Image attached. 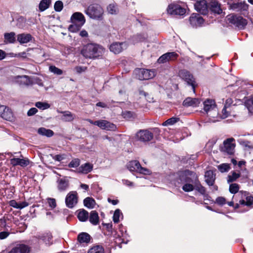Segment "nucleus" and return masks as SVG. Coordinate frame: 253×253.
Masks as SVG:
<instances>
[{
    "mask_svg": "<svg viewBox=\"0 0 253 253\" xmlns=\"http://www.w3.org/2000/svg\"><path fill=\"white\" fill-rule=\"evenodd\" d=\"M48 203L51 208H54L56 206V201L54 199H48Z\"/></svg>",
    "mask_w": 253,
    "mask_h": 253,
    "instance_id": "obj_57",
    "label": "nucleus"
},
{
    "mask_svg": "<svg viewBox=\"0 0 253 253\" xmlns=\"http://www.w3.org/2000/svg\"><path fill=\"white\" fill-rule=\"evenodd\" d=\"M229 8L237 11H246L248 9V4L245 1L234 3L230 5Z\"/></svg>",
    "mask_w": 253,
    "mask_h": 253,
    "instance_id": "obj_18",
    "label": "nucleus"
},
{
    "mask_svg": "<svg viewBox=\"0 0 253 253\" xmlns=\"http://www.w3.org/2000/svg\"><path fill=\"white\" fill-rule=\"evenodd\" d=\"M123 116L125 119L129 120L133 117V113L130 111H126L123 113Z\"/></svg>",
    "mask_w": 253,
    "mask_h": 253,
    "instance_id": "obj_54",
    "label": "nucleus"
},
{
    "mask_svg": "<svg viewBox=\"0 0 253 253\" xmlns=\"http://www.w3.org/2000/svg\"><path fill=\"white\" fill-rule=\"evenodd\" d=\"M168 13L173 15H183L186 12L185 8L178 4H169L167 9Z\"/></svg>",
    "mask_w": 253,
    "mask_h": 253,
    "instance_id": "obj_10",
    "label": "nucleus"
},
{
    "mask_svg": "<svg viewBox=\"0 0 253 253\" xmlns=\"http://www.w3.org/2000/svg\"><path fill=\"white\" fill-rule=\"evenodd\" d=\"M134 74L139 80H149L155 76L154 70L144 69H136L134 71Z\"/></svg>",
    "mask_w": 253,
    "mask_h": 253,
    "instance_id": "obj_6",
    "label": "nucleus"
},
{
    "mask_svg": "<svg viewBox=\"0 0 253 253\" xmlns=\"http://www.w3.org/2000/svg\"><path fill=\"white\" fill-rule=\"evenodd\" d=\"M191 182L184 183L185 184L183 185L182 189V190L186 192H191L194 189V184H191Z\"/></svg>",
    "mask_w": 253,
    "mask_h": 253,
    "instance_id": "obj_43",
    "label": "nucleus"
},
{
    "mask_svg": "<svg viewBox=\"0 0 253 253\" xmlns=\"http://www.w3.org/2000/svg\"><path fill=\"white\" fill-rule=\"evenodd\" d=\"M178 54L175 52H169L161 56L158 59L159 63H164L169 61L176 60L178 57Z\"/></svg>",
    "mask_w": 253,
    "mask_h": 253,
    "instance_id": "obj_12",
    "label": "nucleus"
},
{
    "mask_svg": "<svg viewBox=\"0 0 253 253\" xmlns=\"http://www.w3.org/2000/svg\"><path fill=\"white\" fill-rule=\"evenodd\" d=\"M136 138L142 142L151 141L153 138V133L147 129L140 130L136 134Z\"/></svg>",
    "mask_w": 253,
    "mask_h": 253,
    "instance_id": "obj_9",
    "label": "nucleus"
},
{
    "mask_svg": "<svg viewBox=\"0 0 253 253\" xmlns=\"http://www.w3.org/2000/svg\"><path fill=\"white\" fill-rule=\"evenodd\" d=\"M137 172H138L140 173H142L143 174H150V173H151V171L149 169H148L146 168L142 167L141 166V165L140 166V167L139 168V169L137 170Z\"/></svg>",
    "mask_w": 253,
    "mask_h": 253,
    "instance_id": "obj_52",
    "label": "nucleus"
},
{
    "mask_svg": "<svg viewBox=\"0 0 253 253\" xmlns=\"http://www.w3.org/2000/svg\"><path fill=\"white\" fill-rule=\"evenodd\" d=\"M9 205L10 206L14 208L18 209V203L16 202L15 200H12L9 202Z\"/></svg>",
    "mask_w": 253,
    "mask_h": 253,
    "instance_id": "obj_62",
    "label": "nucleus"
},
{
    "mask_svg": "<svg viewBox=\"0 0 253 253\" xmlns=\"http://www.w3.org/2000/svg\"><path fill=\"white\" fill-rule=\"evenodd\" d=\"M17 41L21 44L27 43L31 41L33 37L30 34L22 33L17 35Z\"/></svg>",
    "mask_w": 253,
    "mask_h": 253,
    "instance_id": "obj_24",
    "label": "nucleus"
},
{
    "mask_svg": "<svg viewBox=\"0 0 253 253\" xmlns=\"http://www.w3.org/2000/svg\"><path fill=\"white\" fill-rule=\"evenodd\" d=\"M9 235V233L6 231H2L0 232V239L3 240L7 238Z\"/></svg>",
    "mask_w": 253,
    "mask_h": 253,
    "instance_id": "obj_61",
    "label": "nucleus"
},
{
    "mask_svg": "<svg viewBox=\"0 0 253 253\" xmlns=\"http://www.w3.org/2000/svg\"><path fill=\"white\" fill-rule=\"evenodd\" d=\"M208 9L215 13L220 14L222 12L220 4L216 0H209Z\"/></svg>",
    "mask_w": 253,
    "mask_h": 253,
    "instance_id": "obj_19",
    "label": "nucleus"
},
{
    "mask_svg": "<svg viewBox=\"0 0 253 253\" xmlns=\"http://www.w3.org/2000/svg\"><path fill=\"white\" fill-rule=\"evenodd\" d=\"M189 22L192 27H198L202 25L204 22V19L199 14L193 13L189 18Z\"/></svg>",
    "mask_w": 253,
    "mask_h": 253,
    "instance_id": "obj_16",
    "label": "nucleus"
},
{
    "mask_svg": "<svg viewBox=\"0 0 253 253\" xmlns=\"http://www.w3.org/2000/svg\"><path fill=\"white\" fill-rule=\"evenodd\" d=\"M205 182L210 186L214 185L215 180V174L212 170H208L205 174Z\"/></svg>",
    "mask_w": 253,
    "mask_h": 253,
    "instance_id": "obj_22",
    "label": "nucleus"
},
{
    "mask_svg": "<svg viewBox=\"0 0 253 253\" xmlns=\"http://www.w3.org/2000/svg\"><path fill=\"white\" fill-rule=\"evenodd\" d=\"M38 112V110L36 108H31L27 112V115L28 116H31L35 115Z\"/></svg>",
    "mask_w": 253,
    "mask_h": 253,
    "instance_id": "obj_59",
    "label": "nucleus"
},
{
    "mask_svg": "<svg viewBox=\"0 0 253 253\" xmlns=\"http://www.w3.org/2000/svg\"><path fill=\"white\" fill-rule=\"evenodd\" d=\"M178 76L186 82L189 85H191L194 91H195L196 85L195 80L193 75L189 71L185 69H181L179 71Z\"/></svg>",
    "mask_w": 253,
    "mask_h": 253,
    "instance_id": "obj_5",
    "label": "nucleus"
},
{
    "mask_svg": "<svg viewBox=\"0 0 253 253\" xmlns=\"http://www.w3.org/2000/svg\"><path fill=\"white\" fill-rule=\"evenodd\" d=\"M1 118L5 120L9 121H12L14 120L13 113L11 110L7 107L3 113V115H2Z\"/></svg>",
    "mask_w": 253,
    "mask_h": 253,
    "instance_id": "obj_34",
    "label": "nucleus"
},
{
    "mask_svg": "<svg viewBox=\"0 0 253 253\" xmlns=\"http://www.w3.org/2000/svg\"><path fill=\"white\" fill-rule=\"evenodd\" d=\"M126 44L124 42H115L113 43L110 46V50L115 54L120 53L124 47H126Z\"/></svg>",
    "mask_w": 253,
    "mask_h": 253,
    "instance_id": "obj_21",
    "label": "nucleus"
},
{
    "mask_svg": "<svg viewBox=\"0 0 253 253\" xmlns=\"http://www.w3.org/2000/svg\"><path fill=\"white\" fill-rule=\"evenodd\" d=\"M90 239V236L86 232H82L78 236V240L80 243H88Z\"/></svg>",
    "mask_w": 253,
    "mask_h": 253,
    "instance_id": "obj_28",
    "label": "nucleus"
},
{
    "mask_svg": "<svg viewBox=\"0 0 253 253\" xmlns=\"http://www.w3.org/2000/svg\"><path fill=\"white\" fill-rule=\"evenodd\" d=\"M103 49L97 44L89 43L84 46L81 53L86 58H95L102 55Z\"/></svg>",
    "mask_w": 253,
    "mask_h": 253,
    "instance_id": "obj_1",
    "label": "nucleus"
},
{
    "mask_svg": "<svg viewBox=\"0 0 253 253\" xmlns=\"http://www.w3.org/2000/svg\"><path fill=\"white\" fill-rule=\"evenodd\" d=\"M240 204L241 205L247 206L248 207L251 206L253 205V197L248 196L246 197V201L244 200H240Z\"/></svg>",
    "mask_w": 253,
    "mask_h": 253,
    "instance_id": "obj_41",
    "label": "nucleus"
},
{
    "mask_svg": "<svg viewBox=\"0 0 253 253\" xmlns=\"http://www.w3.org/2000/svg\"><path fill=\"white\" fill-rule=\"evenodd\" d=\"M58 189L62 192L66 190L69 186V181L65 179H60L57 181Z\"/></svg>",
    "mask_w": 253,
    "mask_h": 253,
    "instance_id": "obj_27",
    "label": "nucleus"
},
{
    "mask_svg": "<svg viewBox=\"0 0 253 253\" xmlns=\"http://www.w3.org/2000/svg\"><path fill=\"white\" fill-rule=\"evenodd\" d=\"M80 165V160L75 159L73 160L68 165L69 168H77Z\"/></svg>",
    "mask_w": 253,
    "mask_h": 253,
    "instance_id": "obj_51",
    "label": "nucleus"
},
{
    "mask_svg": "<svg viewBox=\"0 0 253 253\" xmlns=\"http://www.w3.org/2000/svg\"><path fill=\"white\" fill-rule=\"evenodd\" d=\"M71 22L72 23L69 26V30L73 33L78 32L85 22L84 15L79 12H75L72 15Z\"/></svg>",
    "mask_w": 253,
    "mask_h": 253,
    "instance_id": "obj_2",
    "label": "nucleus"
},
{
    "mask_svg": "<svg viewBox=\"0 0 253 253\" xmlns=\"http://www.w3.org/2000/svg\"><path fill=\"white\" fill-rule=\"evenodd\" d=\"M63 114L61 119L65 122H71L75 119V115L69 111H62Z\"/></svg>",
    "mask_w": 253,
    "mask_h": 253,
    "instance_id": "obj_32",
    "label": "nucleus"
},
{
    "mask_svg": "<svg viewBox=\"0 0 253 253\" xmlns=\"http://www.w3.org/2000/svg\"><path fill=\"white\" fill-rule=\"evenodd\" d=\"M227 20L230 23L234 25L240 29H243L247 24L246 19L242 16L235 14H229L227 16Z\"/></svg>",
    "mask_w": 253,
    "mask_h": 253,
    "instance_id": "obj_8",
    "label": "nucleus"
},
{
    "mask_svg": "<svg viewBox=\"0 0 253 253\" xmlns=\"http://www.w3.org/2000/svg\"><path fill=\"white\" fill-rule=\"evenodd\" d=\"M240 176V174L239 173H236L235 171H232L231 174L229 175L227 177V182L228 183L232 182L237 179H238Z\"/></svg>",
    "mask_w": 253,
    "mask_h": 253,
    "instance_id": "obj_42",
    "label": "nucleus"
},
{
    "mask_svg": "<svg viewBox=\"0 0 253 253\" xmlns=\"http://www.w3.org/2000/svg\"><path fill=\"white\" fill-rule=\"evenodd\" d=\"M86 67L83 66H77L75 68L76 72L78 73H81L82 72H84L86 70Z\"/></svg>",
    "mask_w": 253,
    "mask_h": 253,
    "instance_id": "obj_60",
    "label": "nucleus"
},
{
    "mask_svg": "<svg viewBox=\"0 0 253 253\" xmlns=\"http://www.w3.org/2000/svg\"><path fill=\"white\" fill-rule=\"evenodd\" d=\"M204 110L208 114L209 113H213V114L209 115L212 118H214L218 114L215 102L212 99H207L204 102Z\"/></svg>",
    "mask_w": 253,
    "mask_h": 253,
    "instance_id": "obj_7",
    "label": "nucleus"
},
{
    "mask_svg": "<svg viewBox=\"0 0 253 253\" xmlns=\"http://www.w3.org/2000/svg\"><path fill=\"white\" fill-rule=\"evenodd\" d=\"M84 204L86 207L92 209L94 208L95 202L92 198L87 197L84 200Z\"/></svg>",
    "mask_w": 253,
    "mask_h": 253,
    "instance_id": "obj_39",
    "label": "nucleus"
},
{
    "mask_svg": "<svg viewBox=\"0 0 253 253\" xmlns=\"http://www.w3.org/2000/svg\"><path fill=\"white\" fill-rule=\"evenodd\" d=\"M27 57V53L25 52H22L20 53H18L14 54V57H21L23 58H25Z\"/></svg>",
    "mask_w": 253,
    "mask_h": 253,
    "instance_id": "obj_64",
    "label": "nucleus"
},
{
    "mask_svg": "<svg viewBox=\"0 0 253 253\" xmlns=\"http://www.w3.org/2000/svg\"><path fill=\"white\" fill-rule=\"evenodd\" d=\"M228 108V107H225V106L224 105V107L222 110L221 118L222 119L226 118L229 116V113L228 111H227V108Z\"/></svg>",
    "mask_w": 253,
    "mask_h": 253,
    "instance_id": "obj_55",
    "label": "nucleus"
},
{
    "mask_svg": "<svg viewBox=\"0 0 253 253\" xmlns=\"http://www.w3.org/2000/svg\"><path fill=\"white\" fill-rule=\"evenodd\" d=\"M49 71L53 73L54 74L58 75H61L63 73V71L62 70L57 68L54 66H50L49 67Z\"/></svg>",
    "mask_w": 253,
    "mask_h": 253,
    "instance_id": "obj_49",
    "label": "nucleus"
},
{
    "mask_svg": "<svg viewBox=\"0 0 253 253\" xmlns=\"http://www.w3.org/2000/svg\"><path fill=\"white\" fill-rule=\"evenodd\" d=\"M78 202L77 194L76 192L72 191L69 192L66 196L65 203L69 208H73Z\"/></svg>",
    "mask_w": 253,
    "mask_h": 253,
    "instance_id": "obj_14",
    "label": "nucleus"
},
{
    "mask_svg": "<svg viewBox=\"0 0 253 253\" xmlns=\"http://www.w3.org/2000/svg\"><path fill=\"white\" fill-rule=\"evenodd\" d=\"M94 124L100 128L106 130L114 131L117 129V126L115 124L106 120L96 121Z\"/></svg>",
    "mask_w": 253,
    "mask_h": 253,
    "instance_id": "obj_13",
    "label": "nucleus"
},
{
    "mask_svg": "<svg viewBox=\"0 0 253 253\" xmlns=\"http://www.w3.org/2000/svg\"><path fill=\"white\" fill-rule=\"evenodd\" d=\"M38 132L40 134L46 136L47 137H51L53 136L54 134V132L52 130L46 129L44 127H41L39 128Z\"/></svg>",
    "mask_w": 253,
    "mask_h": 253,
    "instance_id": "obj_36",
    "label": "nucleus"
},
{
    "mask_svg": "<svg viewBox=\"0 0 253 253\" xmlns=\"http://www.w3.org/2000/svg\"><path fill=\"white\" fill-rule=\"evenodd\" d=\"M140 166V163L137 161H132L129 162L127 165V169L130 171H137Z\"/></svg>",
    "mask_w": 253,
    "mask_h": 253,
    "instance_id": "obj_31",
    "label": "nucleus"
},
{
    "mask_svg": "<svg viewBox=\"0 0 253 253\" xmlns=\"http://www.w3.org/2000/svg\"><path fill=\"white\" fill-rule=\"evenodd\" d=\"M84 12L91 19L97 20H102L103 19L104 9L99 4H90Z\"/></svg>",
    "mask_w": 253,
    "mask_h": 253,
    "instance_id": "obj_3",
    "label": "nucleus"
},
{
    "mask_svg": "<svg viewBox=\"0 0 253 253\" xmlns=\"http://www.w3.org/2000/svg\"><path fill=\"white\" fill-rule=\"evenodd\" d=\"M217 168L221 172H225L228 171L230 169L229 164L224 163L218 166Z\"/></svg>",
    "mask_w": 253,
    "mask_h": 253,
    "instance_id": "obj_44",
    "label": "nucleus"
},
{
    "mask_svg": "<svg viewBox=\"0 0 253 253\" xmlns=\"http://www.w3.org/2000/svg\"><path fill=\"white\" fill-rule=\"evenodd\" d=\"M209 2L206 0H201L194 5L195 9L201 14L205 15L208 13Z\"/></svg>",
    "mask_w": 253,
    "mask_h": 253,
    "instance_id": "obj_15",
    "label": "nucleus"
},
{
    "mask_svg": "<svg viewBox=\"0 0 253 253\" xmlns=\"http://www.w3.org/2000/svg\"><path fill=\"white\" fill-rule=\"evenodd\" d=\"M54 7L56 11L60 12L62 10L63 7V2L59 0L57 1L55 3Z\"/></svg>",
    "mask_w": 253,
    "mask_h": 253,
    "instance_id": "obj_50",
    "label": "nucleus"
},
{
    "mask_svg": "<svg viewBox=\"0 0 253 253\" xmlns=\"http://www.w3.org/2000/svg\"><path fill=\"white\" fill-rule=\"evenodd\" d=\"M65 155L64 154H59V155H56L52 156L53 159H54L55 161L60 162L62 160L65 159Z\"/></svg>",
    "mask_w": 253,
    "mask_h": 253,
    "instance_id": "obj_53",
    "label": "nucleus"
},
{
    "mask_svg": "<svg viewBox=\"0 0 253 253\" xmlns=\"http://www.w3.org/2000/svg\"><path fill=\"white\" fill-rule=\"evenodd\" d=\"M52 237L50 235H47L46 236L43 237L42 240L44 241L46 244L50 245L51 244L50 241Z\"/></svg>",
    "mask_w": 253,
    "mask_h": 253,
    "instance_id": "obj_58",
    "label": "nucleus"
},
{
    "mask_svg": "<svg viewBox=\"0 0 253 253\" xmlns=\"http://www.w3.org/2000/svg\"><path fill=\"white\" fill-rule=\"evenodd\" d=\"M93 169L92 165L89 163H85L81 166L78 169V172L84 174H87L90 172Z\"/></svg>",
    "mask_w": 253,
    "mask_h": 253,
    "instance_id": "obj_26",
    "label": "nucleus"
},
{
    "mask_svg": "<svg viewBox=\"0 0 253 253\" xmlns=\"http://www.w3.org/2000/svg\"><path fill=\"white\" fill-rule=\"evenodd\" d=\"M87 253H104V250L101 246L96 245L90 248Z\"/></svg>",
    "mask_w": 253,
    "mask_h": 253,
    "instance_id": "obj_40",
    "label": "nucleus"
},
{
    "mask_svg": "<svg viewBox=\"0 0 253 253\" xmlns=\"http://www.w3.org/2000/svg\"><path fill=\"white\" fill-rule=\"evenodd\" d=\"M178 179L180 180V183H193V180H195L198 175L196 173L190 171L189 170H185L184 171H179L177 173Z\"/></svg>",
    "mask_w": 253,
    "mask_h": 253,
    "instance_id": "obj_4",
    "label": "nucleus"
},
{
    "mask_svg": "<svg viewBox=\"0 0 253 253\" xmlns=\"http://www.w3.org/2000/svg\"><path fill=\"white\" fill-rule=\"evenodd\" d=\"M107 12L111 15H117L119 12V8L116 3L109 4L107 7Z\"/></svg>",
    "mask_w": 253,
    "mask_h": 253,
    "instance_id": "obj_30",
    "label": "nucleus"
},
{
    "mask_svg": "<svg viewBox=\"0 0 253 253\" xmlns=\"http://www.w3.org/2000/svg\"><path fill=\"white\" fill-rule=\"evenodd\" d=\"M193 184H194V189H195L202 195L205 196L206 195V189L201 184V182L199 180L198 176H197V178H196L195 180H193Z\"/></svg>",
    "mask_w": 253,
    "mask_h": 253,
    "instance_id": "obj_25",
    "label": "nucleus"
},
{
    "mask_svg": "<svg viewBox=\"0 0 253 253\" xmlns=\"http://www.w3.org/2000/svg\"><path fill=\"white\" fill-rule=\"evenodd\" d=\"M10 164L13 166H20L22 167H26L29 164V161L27 159L13 158L11 159Z\"/></svg>",
    "mask_w": 253,
    "mask_h": 253,
    "instance_id": "obj_20",
    "label": "nucleus"
},
{
    "mask_svg": "<svg viewBox=\"0 0 253 253\" xmlns=\"http://www.w3.org/2000/svg\"><path fill=\"white\" fill-rule=\"evenodd\" d=\"M51 4V0H42L39 4V11L42 12L47 9Z\"/></svg>",
    "mask_w": 253,
    "mask_h": 253,
    "instance_id": "obj_35",
    "label": "nucleus"
},
{
    "mask_svg": "<svg viewBox=\"0 0 253 253\" xmlns=\"http://www.w3.org/2000/svg\"><path fill=\"white\" fill-rule=\"evenodd\" d=\"M200 101L196 98L187 97L183 102V105L185 107L192 106L193 107L198 106Z\"/></svg>",
    "mask_w": 253,
    "mask_h": 253,
    "instance_id": "obj_23",
    "label": "nucleus"
},
{
    "mask_svg": "<svg viewBox=\"0 0 253 253\" xmlns=\"http://www.w3.org/2000/svg\"><path fill=\"white\" fill-rule=\"evenodd\" d=\"M30 248L25 244H17L9 251V253H30Z\"/></svg>",
    "mask_w": 253,
    "mask_h": 253,
    "instance_id": "obj_17",
    "label": "nucleus"
},
{
    "mask_svg": "<svg viewBox=\"0 0 253 253\" xmlns=\"http://www.w3.org/2000/svg\"><path fill=\"white\" fill-rule=\"evenodd\" d=\"M122 215V213L119 209L115 210L113 215V221L115 223H118L119 221V218L121 215Z\"/></svg>",
    "mask_w": 253,
    "mask_h": 253,
    "instance_id": "obj_47",
    "label": "nucleus"
},
{
    "mask_svg": "<svg viewBox=\"0 0 253 253\" xmlns=\"http://www.w3.org/2000/svg\"><path fill=\"white\" fill-rule=\"evenodd\" d=\"M234 139L228 138L223 142V146L221 147L223 152H226L229 155L233 154L234 152L235 144L233 143Z\"/></svg>",
    "mask_w": 253,
    "mask_h": 253,
    "instance_id": "obj_11",
    "label": "nucleus"
},
{
    "mask_svg": "<svg viewBox=\"0 0 253 253\" xmlns=\"http://www.w3.org/2000/svg\"><path fill=\"white\" fill-rule=\"evenodd\" d=\"M239 190V187L238 184L233 183L230 185L229 191L232 194L237 193Z\"/></svg>",
    "mask_w": 253,
    "mask_h": 253,
    "instance_id": "obj_48",
    "label": "nucleus"
},
{
    "mask_svg": "<svg viewBox=\"0 0 253 253\" xmlns=\"http://www.w3.org/2000/svg\"><path fill=\"white\" fill-rule=\"evenodd\" d=\"M18 82L20 84L25 85H31L33 84V82L27 76H22L18 77Z\"/></svg>",
    "mask_w": 253,
    "mask_h": 253,
    "instance_id": "obj_33",
    "label": "nucleus"
},
{
    "mask_svg": "<svg viewBox=\"0 0 253 253\" xmlns=\"http://www.w3.org/2000/svg\"><path fill=\"white\" fill-rule=\"evenodd\" d=\"M35 106L40 109L44 110L50 107V105L46 102H38L36 103Z\"/></svg>",
    "mask_w": 253,
    "mask_h": 253,
    "instance_id": "obj_46",
    "label": "nucleus"
},
{
    "mask_svg": "<svg viewBox=\"0 0 253 253\" xmlns=\"http://www.w3.org/2000/svg\"><path fill=\"white\" fill-rule=\"evenodd\" d=\"M90 222L93 225H96L99 223V216L98 213L95 211H92L88 216Z\"/></svg>",
    "mask_w": 253,
    "mask_h": 253,
    "instance_id": "obj_29",
    "label": "nucleus"
},
{
    "mask_svg": "<svg viewBox=\"0 0 253 253\" xmlns=\"http://www.w3.org/2000/svg\"><path fill=\"white\" fill-rule=\"evenodd\" d=\"M179 120V118L175 117H172L163 123V126H167L169 125H172L176 123Z\"/></svg>",
    "mask_w": 253,
    "mask_h": 253,
    "instance_id": "obj_45",
    "label": "nucleus"
},
{
    "mask_svg": "<svg viewBox=\"0 0 253 253\" xmlns=\"http://www.w3.org/2000/svg\"><path fill=\"white\" fill-rule=\"evenodd\" d=\"M78 218L81 221L84 222L88 218V212L84 210H82L79 211Z\"/></svg>",
    "mask_w": 253,
    "mask_h": 253,
    "instance_id": "obj_37",
    "label": "nucleus"
},
{
    "mask_svg": "<svg viewBox=\"0 0 253 253\" xmlns=\"http://www.w3.org/2000/svg\"><path fill=\"white\" fill-rule=\"evenodd\" d=\"M15 34L14 32L5 33L4 35V39L7 43H14L15 42Z\"/></svg>",
    "mask_w": 253,
    "mask_h": 253,
    "instance_id": "obj_38",
    "label": "nucleus"
},
{
    "mask_svg": "<svg viewBox=\"0 0 253 253\" xmlns=\"http://www.w3.org/2000/svg\"><path fill=\"white\" fill-rule=\"evenodd\" d=\"M247 108L249 111L252 113H253V101L252 100L251 101H249L247 103Z\"/></svg>",
    "mask_w": 253,
    "mask_h": 253,
    "instance_id": "obj_63",
    "label": "nucleus"
},
{
    "mask_svg": "<svg viewBox=\"0 0 253 253\" xmlns=\"http://www.w3.org/2000/svg\"><path fill=\"white\" fill-rule=\"evenodd\" d=\"M215 202L219 205H223L225 204L226 200L224 197H218L216 198Z\"/></svg>",
    "mask_w": 253,
    "mask_h": 253,
    "instance_id": "obj_56",
    "label": "nucleus"
}]
</instances>
